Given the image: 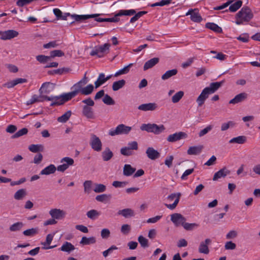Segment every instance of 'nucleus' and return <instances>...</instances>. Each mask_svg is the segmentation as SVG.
Wrapping results in <instances>:
<instances>
[{"label": "nucleus", "instance_id": "obj_1", "mask_svg": "<svg viewBox=\"0 0 260 260\" xmlns=\"http://www.w3.org/2000/svg\"><path fill=\"white\" fill-rule=\"evenodd\" d=\"M224 82V80L220 82H212L208 87L205 88L197 99L196 101L198 106H202L209 95L215 92L223 85Z\"/></svg>", "mask_w": 260, "mask_h": 260}, {"label": "nucleus", "instance_id": "obj_2", "mask_svg": "<svg viewBox=\"0 0 260 260\" xmlns=\"http://www.w3.org/2000/svg\"><path fill=\"white\" fill-rule=\"evenodd\" d=\"M235 23L238 25L248 22L253 17L251 10L247 6L243 7L236 15Z\"/></svg>", "mask_w": 260, "mask_h": 260}, {"label": "nucleus", "instance_id": "obj_3", "mask_svg": "<svg viewBox=\"0 0 260 260\" xmlns=\"http://www.w3.org/2000/svg\"><path fill=\"white\" fill-rule=\"evenodd\" d=\"M67 95V93H66L56 96L51 95L49 96L46 95V96H44V98L46 101H52V102L50 104V106L53 107L55 106L62 105L65 102L71 100Z\"/></svg>", "mask_w": 260, "mask_h": 260}, {"label": "nucleus", "instance_id": "obj_4", "mask_svg": "<svg viewBox=\"0 0 260 260\" xmlns=\"http://www.w3.org/2000/svg\"><path fill=\"white\" fill-rule=\"evenodd\" d=\"M132 129V127L126 126L123 124L118 125L115 129L112 128L109 132V135L111 136L116 135L127 134Z\"/></svg>", "mask_w": 260, "mask_h": 260}, {"label": "nucleus", "instance_id": "obj_5", "mask_svg": "<svg viewBox=\"0 0 260 260\" xmlns=\"http://www.w3.org/2000/svg\"><path fill=\"white\" fill-rule=\"evenodd\" d=\"M110 44L109 43H105L103 45L95 46L94 49H93L90 53L91 56L97 55L99 57H103V54L106 52H108Z\"/></svg>", "mask_w": 260, "mask_h": 260}, {"label": "nucleus", "instance_id": "obj_6", "mask_svg": "<svg viewBox=\"0 0 260 260\" xmlns=\"http://www.w3.org/2000/svg\"><path fill=\"white\" fill-rule=\"evenodd\" d=\"M100 14H90V15H76L73 14L71 16V20H69V24H72L74 23L75 21H81L82 20H85L89 18H95L100 16Z\"/></svg>", "mask_w": 260, "mask_h": 260}, {"label": "nucleus", "instance_id": "obj_7", "mask_svg": "<svg viewBox=\"0 0 260 260\" xmlns=\"http://www.w3.org/2000/svg\"><path fill=\"white\" fill-rule=\"evenodd\" d=\"M181 196V193L180 192L173 193L170 194L167 197V199L170 201H173L174 199H175V200L173 204H165V205L168 209H169L170 210H174V209L176 208V206H177V205L179 202Z\"/></svg>", "mask_w": 260, "mask_h": 260}, {"label": "nucleus", "instance_id": "obj_8", "mask_svg": "<svg viewBox=\"0 0 260 260\" xmlns=\"http://www.w3.org/2000/svg\"><path fill=\"white\" fill-rule=\"evenodd\" d=\"M90 145L92 149L97 152L102 150V143L100 138L94 134H92L90 141Z\"/></svg>", "mask_w": 260, "mask_h": 260}, {"label": "nucleus", "instance_id": "obj_9", "mask_svg": "<svg viewBox=\"0 0 260 260\" xmlns=\"http://www.w3.org/2000/svg\"><path fill=\"white\" fill-rule=\"evenodd\" d=\"M55 88V84L51 82L44 83L39 91L41 94H49L53 91Z\"/></svg>", "mask_w": 260, "mask_h": 260}, {"label": "nucleus", "instance_id": "obj_10", "mask_svg": "<svg viewBox=\"0 0 260 260\" xmlns=\"http://www.w3.org/2000/svg\"><path fill=\"white\" fill-rule=\"evenodd\" d=\"M0 39L2 40H10L17 37L19 35L18 31L10 29L4 31H0Z\"/></svg>", "mask_w": 260, "mask_h": 260}, {"label": "nucleus", "instance_id": "obj_11", "mask_svg": "<svg viewBox=\"0 0 260 260\" xmlns=\"http://www.w3.org/2000/svg\"><path fill=\"white\" fill-rule=\"evenodd\" d=\"M187 135L182 132L175 133L173 134L170 135L167 138V140L169 142H175L181 139H186Z\"/></svg>", "mask_w": 260, "mask_h": 260}, {"label": "nucleus", "instance_id": "obj_12", "mask_svg": "<svg viewBox=\"0 0 260 260\" xmlns=\"http://www.w3.org/2000/svg\"><path fill=\"white\" fill-rule=\"evenodd\" d=\"M171 220L176 226L182 225L186 221V218L181 214L175 213L171 215Z\"/></svg>", "mask_w": 260, "mask_h": 260}, {"label": "nucleus", "instance_id": "obj_13", "mask_svg": "<svg viewBox=\"0 0 260 260\" xmlns=\"http://www.w3.org/2000/svg\"><path fill=\"white\" fill-rule=\"evenodd\" d=\"M186 15H190V19L194 22L199 23L202 20V18L200 15L198 9H189Z\"/></svg>", "mask_w": 260, "mask_h": 260}, {"label": "nucleus", "instance_id": "obj_14", "mask_svg": "<svg viewBox=\"0 0 260 260\" xmlns=\"http://www.w3.org/2000/svg\"><path fill=\"white\" fill-rule=\"evenodd\" d=\"M212 241L210 239L207 238L204 241H202L199 247V252L200 253L207 254L209 253L208 245L211 243Z\"/></svg>", "mask_w": 260, "mask_h": 260}, {"label": "nucleus", "instance_id": "obj_15", "mask_svg": "<svg viewBox=\"0 0 260 260\" xmlns=\"http://www.w3.org/2000/svg\"><path fill=\"white\" fill-rule=\"evenodd\" d=\"M82 114L87 119H93L95 118L94 110L91 107L83 106Z\"/></svg>", "mask_w": 260, "mask_h": 260}, {"label": "nucleus", "instance_id": "obj_16", "mask_svg": "<svg viewBox=\"0 0 260 260\" xmlns=\"http://www.w3.org/2000/svg\"><path fill=\"white\" fill-rule=\"evenodd\" d=\"M49 214L52 218L60 219L63 218L66 215V212L59 209H53L49 211Z\"/></svg>", "mask_w": 260, "mask_h": 260}, {"label": "nucleus", "instance_id": "obj_17", "mask_svg": "<svg viewBox=\"0 0 260 260\" xmlns=\"http://www.w3.org/2000/svg\"><path fill=\"white\" fill-rule=\"evenodd\" d=\"M248 97V94L246 92H242L236 95L234 98L231 100L229 102V104H236L239 103H241L245 101Z\"/></svg>", "mask_w": 260, "mask_h": 260}, {"label": "nucleus", "instance_id": "obj_18", "mask_svg": "<svg viewBox=\"0 0 260 260\" xmlns=\"http://www.w3.org/2000/svg\"><path fill=\"white\" fill-rule=\"evenodd\" d=\"M157 108V105L155 103L143 104L139 106L138 109L143 111H154Z\"/></svg>", "mask_w": 260, "mask_h": 260}, {"label": "nucleus", "instance_id": "obj_19", "mask_svg": "<svg viewBox=\"0 0 260 260\" xmlns=\"http://www.w3.org/2000/svg\"><path fill=\"white\" fill-rule=\"evenodd\" d=\"M84 85H85L82 83H79V81L75 84L73 86V87L75 88V90L73 91L67 93L68 96H69L71 99L74 98L83 88V86Z\"/></svg>", "mask_w": 260, "mask_h": 260}, {"label": "nucleus", "instance_id": "obj_20", "mask_svg": "<svg viewBox=\"0 0 260 260\" xmlns=\"http://www.w3.org/2000/svg\"><path fill=\"white\" fill-rule=\"evenodd\" d=\"M146 153L148 157L152 160H154L160 156L159 153L152 147H148L146 150Z\"/></svg>", "mask_w": 260, "mask_h": 260}, {"label": "nucleus", "instance_id": "obj_21", "mask_svg": "<svg viewBox=\"0 0 260 260\" xmlns=\"http://www.w3.org/2000/svg\"><path fill=\"white\" fill-rule=\"evenodd\" d=\"M203 149V146L198 145L193 146L189 147L187 153L188 155H198L199 154Z\"/></svg>", "mask_w": 260, "mask_h": 260}, {"label": "nucleus", "instance_id": "obj_22", "mask_svg": "<svg viewBox=\"0 0 260 260\" xmlns=\"http://www.w3.org/2000/svg\"><path fill=\"white\" fill-rule=\"evenodd\" d=\"M47 95L44 94H40L39 95H38L37 94H34L31 98L27 102V105H31L35 103L36 102H44L45 99H44V96H46Z\"/></svg>", "mask_w": 260, "mask_h": 260}, {"label": "nucleus", "instance_id": "obj_23", "mask_svg": "<svg viewBox=\"0 0 260 260\" xmlns=\"http://www.w3.org/2000/svg\"><path fill=\"white\" fill-rule=\"evenodd\" d=\"M229 173L230 171L224 167L214 174L213 180L216 181L221 177H225Z\"/></svg>", "mask_w": 260, "mask_h": 260}, {"label": "nucleus", "instance_id": "obj_24", "mask_svg": "<svg viewBox=\"0 0 260 260\" xmlns=\"http://www.w3.org/2000/svg\"><path fill=\"white\" fill-rule=\"evenodd\" d=\"M159 60V59L158 57H154L149 59L145 63L143 67L144 71H146L153 67L155 65L158 63Z\"/></svg>", "mask_w": 260, "mask_h": 260}, {"label": "nucleus", "instance_id": "obj_25", "mask_svg": "<svg viewBox=\"0 0 260 260\" xmlns=\"http://www.w3.org/2000/svg\"><path fill=\"white\" fill-rule=\"evenodd\" d=\"M113 156V153L109 147H106L102 152V159L105 161L110 160Z\"/></svg>", "mask_w": 260, "mask_h": 260}, {"label": "nucleus", "instance_id": "obj_26", "mask_svg": "<svg viewBox=\"0 0 260 260\" xmlns=\"http://www.w3.org/2000/svg\"><path fill=\"white\" fill-rule=\"evenodd\" d=\"M56 170V168L54 165L51 164L47 166V167L45 168L44 169H43L41 172L40 174L43 175H48L54 173Z\"/></svg>", "mask_w": 260, "mask_h": 260}, {"label": "nucleus", "instance_id": "obj_27", "mask_svg": "<svg viewBox=\"0 0 260 260\" xmlns=\"http://www.w3.org/2000/svg\"><path fill=\"white\" fill-rule=\"evenodd\" d=\"M75 249V246L72 243L69 242H65L59 249L62 251L70 253Z\"/></svg>", "mask_w": 260, "mask_h": 260}, {"label": "nucleus", "instance_id": "obj_28", "mask_svg": "<svg viewBox=\"0 0 260 260\" xmlns=\"http://www.w3.org/2000/svg\"><path fill=\"white\" fill-rule=\"evenodd\" d=\"M117 214L118 215H122L125 218L132 217L135 215L134 211L130 208H126L119 210Z\"/></svg>", "mask_w": 260, "mask_h": 260}, {"label": "nucleus", "instance_id": "obj_29", "mask_svg": "<svg viewBox=\"0 0 260 260\" xmlns=\"http://www.w3.org/2000/svg\"><path fill=\"white\" fill-rule=\"evenodd\" d=\"M178 73V70L176 69H172L166 71L161 77L162 80H166L171 77L176 75Z\"/></svg>", "mask_w": 260, "mask_h": 260}, {"label": "nucleus", "instance_id": "obj_30", "mask_svg": "<svg viewBox=\"0 0 260 260\" xmlns=\"http://www.w3.org/2000/svg\"><path fill=\"white\" fill-rule=\"evenodd\" d=\"M136 171V169L133 168L130 165L126 164L124 166L123 174L126 176L132 175Z\"/></svg>", "mask_w": 260, "mask_h": 260}, {"label": "nucleus", "instance_id": "obj_31", "mask_svg": "<svg viewBox=\"0 0 260 260\" xmlns=\"http://www.w3.org/2000/svg\"><path fill=\"white\" fill-rule=\"evenodd\" d=\"M126 81L124 79H121L113 82L112 84V89L116 91L122 88L125 84Z\"/></svg>", "mask_w": 260, "mask_h": 260}, {"label": "nucleus", "instance_id": "obj_32", "mask_svg": "<svg viewBox=\"0 0 260 260\" xmlns=\"http://www.w3.org/2000/svg\"><path fill=\"white\" fill-rule=\"evenodd\" d=\"M96 240L94 237H90L89 238L86 237H83L80 242V243L83 245H87L91 244H94Z\"/></svg>", "mask_w": 260, "mask_h": 260}, {"label": "nucleus", "instance_id": "obj_33", "mask_svg": "<svg viewBox=\"0 0 260 260\" xmlns=\"http://www.w3.org/2000/svg\"><path fill=\"white\" fill-rule=\"evenodd\" d=\"M206 27L217 33L222 32V28L214 23L208 22L206 24Z\"/></svg>", "mask_w": 260, "mask_h": 260}, {"label": "nucleus", "instance_id": "obj_34", "mask_svg": "<svg viewBox=\"0 0 260 260\" xmlns=\"http://www.w3.org/2000/svg\"><path fill=\"white\" fill-rule=\"evenodd\" d=\"M28 149L32 152L37 153L43 151L44 147L42 144H31L29 146Z\"/></svg>", "mask_w": 260, "mask_h": 260}, {"label": "nucleus", "instance_id": "obj_35", "mask_svg": "<svg viewBox=\"0 0 260 260\" xmlns=\"http://www.w3.org/2000/svg\"><path fill=\"white\" fill-rule=\"evenodd\" d=\"M93 90V85L90 84L87 85L86 87H83L79 92H80L83 95H87L92 93Z\"/></svg>", "mask_w": 260, "mask_h": 260}, {"label": "nucleus", "instance_id": "obj_36", "mask_svg": "<svg viewBox=\"0 0 260 260\" xmlns=\"http://www.w3.org/2000/svg\"><path fill=\"white\" fill-rule=\"evenodd\" d=\"M246 141V137L244 136H240L237 137L233 138L229 141L230 143H237L242 144Z\"/></svg>", "mask_w": 260, "mask_h": 260}, {"label": "nucleus", "instance_id": "obj_37", "mask_svg": "<svg viewBox=\"0 0 260 260\" xmlns=\"http://www.w3.org/2000/svg\"><path fill=\"white\" fill-rule=\"evenodd\" d=\"M133 63H129L127 66L124 67L123 69L116 72L114 75V76L117 77L121 75L127 74L129 72L130 69L133 66Z\"/></svg>", "mask_w": 260, "mask_h": 260}, {"label": "nucleus", "instance_id": "obj_38", "mask_svg": "<svg viewBox=\"0 0 260 260\" xmlns=\"http://www.w3.org/2000/svg\"><path fill=\"white\" fill-rule=\"evenodd\" d=\"M154 126V123L142 124L140 127V129L143 131L153 133Z\"/></svg>", "mask_w": 260, "mask_h": 260}, {"label": "nucleus", "instance_id": "obj_39", "mask_svg": "<svg viewBox=\"0 0 260 260\" xmlns=\"http://www.w3.org/2000/svg\"><path fill=\"white\" fill-rule=\"evenodd\" d=\"M39 233V229L38 228H31L25 230L23 232V234L25 236L32 237L37 235Z\"/></svg>", "mask_w": 260, "mask_h": 260}, {"label": "nucleus", "instance_id": "obj_40", "mask_svg": "<svg viewBox=\"0 0 260 260\" xmlns=\"http://www.w3.org/2000/svg\"><path fill=\"white\" fill-rule=\"evenodd\" d=\"M71 115H72L71 111L69 110V111H67L62 116L58 117L57 121L59 122L65 123L69 119Z\"/></svg>", "mask_w": 260, "mask_h": 260}, {"label": "nucleus", "instance_id": "obj_41", "mask_svg": "<svg viewBox=\"0 0 260 260\" xmlns=\"http://www.w3.org/2000/svg\"><path fill=\"white\" fill-rule=\"evenodd\" d=\"M24 226V223L22 222H17L14 223L12 224L9 230L11 232H17L19 231Z\"/></svg>", "mask_w": 260, "mask_h": 260}, {"label": "nucleus", "instance_id": "obj_42", "mask_svg": "<svg viewBox=\"0 0 260 260\" xmlns=\"http://www.w3.org/2000/svg\"><path fill=\"white\" fill-rule=\"evenodd\" d=\"M105 82V74L104 73L100 74L97 80L94 82L95 88H98Z\"/></svg>", "mask_w": 260, "mask_h": 260}, {"label": "nucleus", "instance_id": "obj_43", "mask_svg": "<svg viewBox=\"0 0 260 260\" xmlns=\"http://www.w3.org/2000/svg\"><path fill=\"white\" fill-rule=\"evenodd\" d=\"M242 2L241 1H238L233 4H230L229 10L232 12L237 11L242 5Z\"/></svg>", "mask_w": 260, "mask_h": 260}, {"label": "nucleus", "instance_id": "obj_44", "mask_svg": "<svg viewBox=\"0 0 260 260\" xmlns=\"http://www.w3.org/2000/svg\"><path fill=\"white\" fill-rule=\"evenodd\" d=\"M100 213L97 210L94 209H92L88 211L86 213V215L88 218L90 219L94 220L99 215Z\"/></svg>", "mask_w": 260, "mask_h": 260}, {"label": "nucleus", "instance_id": "obj_45", "mask_svg": "<svg viewBox=\"0 0 260 260\" xmlns=\"http://www.w3.org/2000/svg\"><path fill=\"white\" fill-rule=\"evenodd\" d=\"M26 194L25 189H20L17 190L14 194V197L15 199L20 200Z\"/></svg>", "mask_w": 260, "mask_h": 260}, {"label": "nucleus", "instance_id": "obj_46", "mask_svg": "<svg viewBox=\"0 0 260 260\" xmlns=\"http://www.w3.org/2000/svg\"><path fill=\"white\" fill-rule=\"evenodd\" d=\"M95 20L99 22H118L119 20V19L117 18V17L114 16L113 18H98L96 17L95 18Z\"/></svg>", "mask_w": 260, "mask_h": 260}, {"label": "nucleus", "instance_id": "obj_47", "mask_svg": "<svg viewBox=\"0 0 260 260\" xmlns=\"http://www.w3.org/2000/svg\"><path fill=\"white\" fill-rule=\"evenodd\" d=\"M184 92L183 91H179L176 93L172 98V102L173 103H178L183 96Z\"/></svg>", "mask_w": 260, "mask_h": 260}, {"label": "nucleus", "instance_id": "obj_48", "mask_svg": "<svg viewBox=\"0 0 260 260\" xmlns=\"http://www.w3.org/2000/svg\"><path fill=\"white\" fill-rule=\"evenodd\" d=\"M111 198V195L109 194H102L98 195L95 197V200L100 202H104L107 200H110Z\"/></svg>", "mask_w": 260, "mask_h": 260}, {"label": "nucleus", "instance_id": "obj_49", "mask_svg": "<svg viewBox=\"0 0 260 260\" xmlns=\"http://www.w3.org/2000/svg\"><path fill=\"white\" fill-rule=\"evenodd\" d=\"M64 55V52L61 51V50H54L53 51H51L50 52V58L51 59V58H54L55 57H61Z\"/></svg>", "mask_w": 260, "mask_h": 260}, {"label": "nucleus", "instance_id": "obj_50", "mask_svg": "<svg viewBox=\"0 0 260 260\" xmlns=\"http://www.w3.org/2000/svg\"><path fill=\"white\" fill-rule=\"evenodd\" d=\"M103 102L107 105H114L115 104L114 100L107 94L104 95Z\"/></svg>", "mask_w": 260, "mask_h": 260}, {"label": "nucleus", "instance_id": "obj_51", "mask_svg": "<svg viewBox=\"0 0 260 260\" xmlns=\"http://www.w3.org/2000/svg\"><path fill=\"white\" fill-rule=\"evenodd\" d=\"M154 126L153 133L155 135H159L164 132L166 129V128L163 124L158 125L154 123Z\"/></svg>", "mask_w": 260, "mask_h": 260}, {"label": "nucleus", "instance_id": "obj_52", "mask_svg": "<svg viewBox=\"0 0 260 260\" xmlns=\"http://www.w3.org/2000/svg\"><path fill=\"white\" fill-rule=\"evenodd\" d=\"M36 59L41 63H45L51 60L49 56L44 55H37L36 56Z\"/></svg>", "mask_w": 260, "mask_h": 260}, {"label": "nucleus", "instance_id": "obj_53", "mask_svg": "<svg viewBox=\"0 0 260 260\" xmlns=\"http://www.w3.org/2000/svg\"><path fill=\"white\" fill-rule=\"evenodd\" d=\"M138 241L142 247L146 248L149 246L148 239L144 237L143 236L141 235L139 236Z\"/></svg>", "mask_w": 260, "mask_h": 260}, {"label": "nucleus", "instance_id": "obj_54", "mask_svg": "<svg viewBox=\"0 0 260 260\" xmlns=\"http://www.w3.org/2000/svg\"><path fill=\"white\" fill-rule=\"evenodd\" d=\"M28 133V129L26 128H23L20 130H19L18 132H17L15 134H14L12 136V139H15L17 138L18 137H20L21 136H22L24 135L27 134Z\"/></svg>", "mask_w": 260, "mask_h": 260}, {"label": "nucleus", "instance_id": "obj_55", "mask_svg": "<svg viewBox=\"0 0 260 260\" xmlns=\"http://www.w3.org/2000/svg\"><path fill=\"white\" fill-rule=\"evenodd\" d=\"M93 191L96 193L103 192L106 189V186L103 184L95 183Z\"/></svg>", "mask_w": 260, "mask_h": 260}, {"label": "nucleus", "instance_id": "obj_56", "mask_svg": "<svg viewBox=\"0 0 260 260\" xmlns=\"http://www.w3.org/2000/svg\"><path fill=\"white\" fill-rule=\"evenodd\" d=\"M120 153L122 155L126 156H131L134 154L133 151H132L130 149L126 146L121 148Z\"/></svg>", "mask_w": 260, "mask_h": 260}, {"label": "nucleus", "instance_id": "obj_57", "mask_svg": "<svg viewBox=\"0 0 260 260\" xmlns=\"http://www.w3.org/2000/svg\"><path fill=\"white\" fill-rule=\"evenodd\" d=\"M182 226L187 231H191L194 228L198 226V224L195 223H189L187 222H184V223L182 224Z\"/></svg>", "mask_w": 260, "mask_h": 260}, {"label": "nucleus", "instance_id": "obj_58", "mask_svg": "<svg viewBox=\"0 0 260 260\" xmlns=\"http://www.w3.org/2000/svg\"><path fill=\"white\" fill-rule=\"evenodd\" d=\"M92 181L91 180H86L83 183L84 190L85 192L89 193L90 191Z\"/></svg>", "mask_w": 260, "mask_h": 260}, {"label": "nucleus", "instance_id": "obj_59", "mask_svg": "<svg viewBox=\"0 0 260 260\" xmlns=\"http://www.w3.org/2000/svg\"><path fill=\"white\" fill-rule=\"evenodd\" d=\"M131 230L130 225L124 224L121 226L120 231L123 234L127 235L129 233Z\"/></svg>", "mask_w": 260, "mask_h": 260}, {"label": "nucleus", "instance_id": "obj_60", "mask_svg": "<svg viewBox=\"0 0 260 260\" xmlns=\"http://www.w3.org/2000/svg\"><path fill=\"white\" fill-rule=\"evenodd\" d=\"M61 162H66L64 164L67 167L69 168L70 166L73 165L74 163V160L73 158L69 157H65L61 159Z\"/></svg>", "mask_w": 260, "mask_h": 260}, {"label": "nucleus", "instance_id": "obj_61", "mask_svg": "<svg viewBox=\"0 0 260 260\" xmlns=\"http://www.w3.org/2000/svg\"><path fill=\"white\" fill-rule=\"evenodd\" d=\"M213 128V126L211 125H209L203 129L201 130L199 133V136L200 137H202L207 134L209 132H210Z\"/></svg>", "mask_w": 260, "mask_h": 260}, {"label": "nucleus", "instance_id": "obj_62", "mask_svg": "<svg viewBox=\"0 0 260 260\" xmlns=\"http://www.w3.org/2000/svg\"><path fill=\"white\" fill-rule=\"evenodd\" d=\"M127 184L128 182L126 181H115L113 182L112 185L115 187H124L127 185Z\"/></svg>", "mask_w": 260, "mask_h": 260}, {"label": "nucleus", "instance_id": "obj_63", "mask_svg": "<svg viewBox=\"0 0 260 260\" xmlns=\"http://www.w3.org/2000/svg\"><path fill=\"white\" fill-rule=\"evenodd\" d=\"M70 70V69L69 68H61V69H56V70H54L53 71V72L54 74H58V75H62V74H63L64 73H68Z\"/></svg>", "mask_w": 260, "mask_h": 260}, {"label": "nucleus", "instance_id": "obj_64", "mask_svg": "<svg viewBox=\"0 0 260 260\" xmlns=\"http://www.w3.org/2000/svg\"><path fill=\"white\" fill-rule=\"evenodd\" d=\"M118 247L115 245L111 246L109 248L103 252L104 257H106L108 255L111 253L114 250H117Z\"/></svg>", "mask_w": 260, "mask_h": 260}]
</instances>
